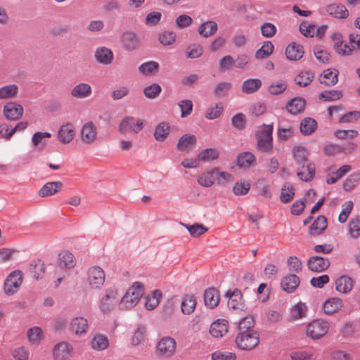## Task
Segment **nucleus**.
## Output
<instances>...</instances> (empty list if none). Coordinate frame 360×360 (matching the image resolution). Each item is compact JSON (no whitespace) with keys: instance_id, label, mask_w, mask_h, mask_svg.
Returning a JSON list of instances; mask_svg holds the SVG:
<instances>
[{"instance_id":"obj_2","label":"nucleus","mask_w":360,"mask_h":360,"mask_svg":"<svg viewBox=\"0 0 360 360\" xmlns=\"http://www.w3.org/2000/svg\"><path fill=\"white\" fill-rule=\"evenodd\" d=\"M259 342V334L257 330L238 332L236 338L237 347L243 350H251Z\"/></svg>"},{"instance_id":"obj_4","label":"nucleus","mask_w":360,"mask_h":360,"mask_svg":"<svg viewBox=\"0 0 360 360\" xmlns=\"http://www.w3.org/2000/svg\"><path fill=\"white\" fill-rule=\"evenodd\" d=\"M329 323L323 319H315L307 326V335L313 340L323 338L328 331Z\"/></svg>"},{"instance_id":"obj_64","label":"nucleus","mask_w":360,"mask_h":360,"mask_svg":"<svg viewBox=\"0 0 360 360\" xmlns=\"http://www.w3.org/2000/svg\"><path fill=\"white\" fill-rule=\"evenodd\" d=\"M176 39V34L172 31H165L159 35V41L164 46L173 44Z\"/></svg>"},{"instance_id":"obj_28","label":"nucleus","mask_w":360,"mask_h":360,"mask_svg":"<svg viewBox=\"0 0 360 360\" xmlns=\"http://www.w3.org/2000/svg\"><path fill=\"white\" fill-rule=\"evenodd\" d=\"M88 328L87 320L83 317H76L72 319L70 324V330L76 335H82Z\"/></svg>"},{"instance_id":"obj_47","label":"nucleus","mask_w":360,"mask_h":360,"mask_svg":"<svg viewBox=\"0 0 360 360\" xmlns=\"http://www.w3.org/2000/svg\"><path fill=\"white\" fill-rule=\"evenodd\" d=\"M360 181V172H354L344 181L342 188L345 191H352Z\"/></svg>"},{"instance_id":"obj_45","label":"nucleus","mask_w":360,"mask_h":360,"mask_svg":"<svg viewBox=\"0 0 360 360\" xmlns=\"http://www.w3.org/2000/svg\"><path fill=\"white\" fill-rule=\"evenodd\" d=\"M18 92L15 84H8L0 88V99H8L15 97Z\"/></svg>"},{"instance_id":"obj_42","label":"nucleus","mask_w":360,"mask_h":360,"mask_svg":"<svg viewBox=\"0 0 360 360\" xmlns=\"http://www.w3.org/2000/svg\"><path fill=\"white\" fill-rule=\"evenodd\" d=\"M30 271L33 278L36 279L41 278L45 271L43 262L41 259L33 260L30 264Z\"/></svg>"},{"instance_id":"obj_62","label":"nucleus","mask_w":360,"mask_h":360,"mask_svg":"<svg viewBox=\"0 0 360 360\" xmlns=\"http://www.w3.org/2000/svg\"><path fill=\"white\" fill-rule=\"evenodd\" d=\"M27 336L30 342H38L42 338V330L39 327H32L27 330Z\"/></svg>"},{"instance_id":"obj_58","label":"nucleus","mask_w":360,"mask_h":360,"mask_svg":"<svg viewBox=\"0 0 360 360\" xmlns=\"http://www.w3.org/2000/svg\"><path fill=\"white\" fill-rule=\"evenodd\" d=\"M231 124L234 128L238 130H243L245 129L246 124L245 115L241 112L236 114L231 118Z\"/></svg>"},{"instance_id":"obj_38","label":"nucleus","mask_w":360,"mask_h":360,"mask_svg":"<svg viewBox=\"0 0 360 360\" xmlns=\"http://www.w3.org/2000/svg\"><path fill=\"white\" fill-rule=\"evenodd\" d=\"M196 137L193 134H184L181 136L176 145V149L184 151L189 146H194L196 144Z\"/></svg>"},{"instance_id":"obj_40","label":"nucleus","mask_w":360,"mask_h":360,"mask_svg":"<svg viewBox=\"0 0 360 360\" xmlns=\"http://www.w3.org/2000/svg\"><path fill=\"white\" fill-rule=\"evenodd\" d=\"M342 301L338 298H331L326 301L323 306L325 314H332L342 307Z\"/></svg>"},{"instance_id":"obj_12","label":"nucleus","mask_w":360,"mask_h":360,"mask_svg":"<svg viewBox=\"0 0 360 360\" xmlns=\"http://www.w3.org/2000/svg\"><path fill=\"white\" fill-rule=\"evenodd\" d=\"M225 296L229 297L228 307L232 309H242L243 307V300L241 291L236 288L233 291L229 290Z\"/></svg>"},{"instance_id":"obj_10","label":"nucleus","mask_w":360,"mask_h":360,"mask_svg":"<svg viewBox=\"0 0 360 360\" xmlns=\"http://www.w3.org/2000/svg\"><path fill=\"white\" fill-rule=\"evenodd\" d=\"M330 261L328 258L320 256L311 257L307 261V266L309 270L314 272H323L330 266Z\"/></svg>"},{"instance_id":"obj_46","label":"nucleus","mask_w":360,"mask_h":360,"mask_svg":"<svg viewBox=\"0 0 360 360\" xmlns=\"http://www.w3.org/2000/svg\"><path fill=\"white\" fill-rule=\"evenodd\" d=\"M314 74L311 71L301 72L295 79V84L300 86L305 87L313 80Z\"/></svg>"},{"instance_id":"obj_49","label":"nucleus","mask_w":360,"mask_h":360,"mask_svg":"<svg viewBox=\"0 0 360 360\" xmlns=\"http://www.w3.org/2000/svg\"><path fill=\"white\" fill-rule=\"evenodd\" d=\"M274 49V46L271 41H265L262 46L256 51L255 58L257 59L265 58L273 53Z\"/></svg>"},{"instance_id":"obj_6","label":"nucleus","mask_w":360,"mask_h":360,"mask_svg":"<svg viewBox=\"0 0 360 360\" xmlns=\"http://www.w3.org/2000/svg\"><path fill=\"white\" fill-rule=\"evenodd\" d=\"M22 282V274L20 270H15L12 271L6 278L4 290L6 295H13L20 288Z\"/></svg>"},{"instance_id":"obj_11","label":"nucleus","mask_w":360,"mask_h":360,"mask_svg":"<svg viewBox=\"0 0 360 360\" xmlns=\"http://www.w3.org/2000/svg\"><path fill=\"white\" fill-rule=\"evenodd\" d=\"M3 112L7 120H17L22 117L23 108L17 103L9 102L4 106Z\"/></svg>"},{"instance_id":"obj_1","label":"nucleus","mask_w":360,"mask_h":360,"mask_svg":"<svg viewBox=\"0 0 360 360\" xmlns=\"http://www.w3.org/2000/svg\"><path fill=\"white\" fill-rule=\"evenodd\" d=\"M143 285L140 282H135L125 293L119 303L121 310H129L137 304L142 297Z\"/></svg>"},{"instance_id":"obj_31","label":"nucleus","mask_w":360,"mask_h":360,"mask_svg":"<svg viewBox=\"0 0 360 360\" xmlns=\"http://www.w3.org/2000/svg\"><path fill=\"white\" fill-rule=\"evenodd\" d=\"M217 171V167H214L212 169L207 171L200 176H198L197 181L198 183L203 187H211L215 180V173Z\"/></svg>"},{"instance_id":"obj_50","label":"nucleus","mask_w":360,"mask_h":360,"mask_svg":"<svg viewBox=\"0 0 360 360\" xmlns=\"http://www.w3.org/2000/svg\"><path fill=\"white\" fill-rule=\"evenodd\" d=\"M348 231L350 236L354 239L360 236V217H356L350 220Z\"/></svg>"},{"instance_id":"obj_48","label":"nucleus","mask_w":360,"mask_h":360,"mask_svg":"<svg viewBox=\"0 0 360 360\" xmlns=\"http://www.w3.org/2000/svg\"><path fill=\"white\" fill-rule=\"evenodd\" d=\"M231 88V84L228 82L218 83L213 89V94L218 98L225 97L228 95Z\"/></svg>"},{"instance_id":"obj_34","label":"nucleus","mask_w":360,"mask_h":360,"mask_svg":"<svg viewBox=\"0 0 360 360\" xmlns=\"http://www.w3.org/2000/svg\"><path fill=\"white\" fill-rule=\"evenodd\" d=\"M335 285L338 292L347 293L352 289L353 281L347 276H342L336 280Z\"/></svg>"},{"instance_id":"obj_54","label":"nucleus","mask_w":360,"mask_h":360,"mask_svg":"<svg viewBox=\"0 0 360 360\" xmlns=\"http://www.w3.org/2000/svg\"><path fill=\"white\" fill-rule=\"evenodd\" d=\"M215 180L218 185L226 186L233 181L232 174L227 172H221L219 168L215 173Z\"/></svg>"},{"instance_id":"obj_59","label":"nucleus","mask_w":360,"mask_h":360,"mask_svg":"<svg viewBox=\"0 0 360 360\" xmlns=\"http://www.w3.org/2000/svg\"><path fill=\"white\" fill-rule=\"evenodd\" d=\"M334 135L339 139H353L359 135V132L354 129H338L334 132Z\"/></svg>"},{"instance_id":"obj_7","label":"nucleus","mask_w":360,"mask_h":360,"mask_svg":"<svg viewBox=\"0 0 360 360\" xmlns=\"http://www.w3.org/2000/svg\"><path fill=\"white\" fill-rule=\"evenodd\" d=\"M105 273L98 266H93L88 271V282L92 288H100L105 282Z\"/></svg>"},{"instance_id":"obj_55","label":"nucleus","mask_w":360,"mask_h":360,"mask_svg":"<svg viewBox=\"0 0 360 360\" xmlns=\"http://www.w3.org/2000/svg\"><path fill=\"white\" fill-rule=\"evenodd\" d=\"M255 320L252 316H248L243 318L238 325V332H247L249 330H255L253 328Z\"/></svg>"},{"instance_id":"obj_16","label":"nucleus","mask_w":360,"mask_h":360,"mask_svg":"<svg viewBox=\"0 0 360 360\" xmlns=\"http://www.w3.org/2000/svg\"><path fill=\"white\" fill-rule=\"evenodd\" d=\"M327 219L323 215L319 216L309 228V234L312 236L321 235L327 228Z\"/></svg>"},{"instance_id":"obj_53","label":"nucleus","mask_w":360,"mask_h":360,"mask_svg":"<svg viewBox=\"0 0 360 360\" xmlns=\"http://www.w3.org/2000/svg\"><path fill=\"white\" fill-rule=\"evenodd\" d=\"M108 338L101 335L94 336L91 341L92 348L97 350H103L108 347Z\"/></svg>"},{"instance_id":"obj_26","label":"nucleus","mask_w":360,"mask_h":360,"mask_svg":"<svg viewBox=\"0 0 360 360\" xmlns=\"http://www.w3.org/2000/svg\"><path fill=\"white\" fill-rule=\"evenodd\" d=\"M338 74L339 72L337 70H332L331 69H327L324 70L319 78L321 84L326 86H334L338 82Z\"/></svg>"},{"instance_id":"obj_22","label":"nucleus","mask_w":360,"mask_h":360,"mask_svg":"<svg viewBox=\"0 0 360 360\" xmlns=\"http://www.w3.org/2000/svg\"><path fill=\"white\" fill-rule=\"evenodd\" d=\"M300 283V278L295 274H290L281 280L282 289L287 292H292L298 287Z\"/></svg>"},{"instance_id":"obj_8","label":"nucleus","mask_w":360,"mask_h":360,"mask_svg":"<svg viewBox=\"0 0 360 360\" xmlns=\"http://www.w3.org/2000/svg\"><path fill=\"white\" fill-rule=\"evenodd\" d=\"M143 127V122L141 120L136 122L133 117H126L122 120L119 126V131L121 133L134 132L137 134Z\"/></svg>"},{"instance_id":"obj_27","label":"nucleus","mask_w":360,"mask_h":360,"mask_svg":"<svg viewBox=\"0 0 360 360\" xmlns=\"http://www.w3.org/2000/svg\"><path fill=\"white\" fill-rule=\"evenodd\" d=\"M70 353L71 348L67 342L58 343L53 349V355L56 360H66Z\"/></svg>"},{"instance_id":"obj_5","label":"nucleus","mask_w":360,"mask_h":360,"mask_svg":"<svg viewBox=\"0 0 360 360\" xmlns=\"http://www.w3.org/2000/svg\"><path fill=\"white\" fill-rule=\"evenodd\" d=\"M119 301L118 292L115 286L105 290V295L101 299L100 309L104 314L109 313Z\"/></svg>"},{"instance_id":"obj_39","label":"nucleus","mask_w":360,"mask_h":360,"mask_svg":"<svg viewBox=\"0 0 360 360\" xmlns=\"http://www.w3.org/2000/svg\"><path fill=\"white\" fill-rule=\"evenodd\" d=\"M170 131V126L167 122H162L155 127L154 137L158 141L162 142Z\"/></svg>"},{"instance_id":"obj_60","label":"nucleus","mask_w":360,"mask_h":360,"mask_svg":"<svg viewBox=\"0 0 360 360\" xmlns=\"http://www.w3.org/2000/svg\"><path fill=\"white\" fill-rule=\"evenodd\" d=\"M181 109V117H186L191 114L193 111V102L191 100L185 99L178 103Z\"/></svg>"},{"instance_id":"obj_41","label":"nucleus","mask_w":360,"mask_h":360,"mask_svg":"<svg viewBox=\"0 0 360 360\" xmlns=\"http://www.w3.org/2000/svg\"><path fill=\"white\" fill-rule=\"evenodd\" d=\"M342 96L343 93L342 91L331 89L321 92L319 96V98L324 101L330 102L340 99Z\"/></svg>"},{"instance_id":"obj_37","label":"nucleus","mask_w":360,"mask_h":360,"mask_svg":"<svg viewBox=\"0 0 360 360\" xmlns=\"http://www.w3.org/2000/svg\"><path fill=\"white\" fill-rule=\"evenodd\" d=\"M217 24L212 20L207 21L201 24L198 28V32L203 37H209L217 31Z\"/></svg>"},{"instance_id":"obj_56","label":"nucleus","mask_w":360,"mask_h":360,"mask_svg":"<svg viewBox=\"0 0 360 360\" xmlns=\"http://www.w3.org/2000/svg\"><path fill=\"white\" fill-rule=\"evenodd\" d=\"M162 91L161 86L156 83H153L146 86L143 89V94L148 98L153 99L158 97Z\"/></svg>"},{"instance_id":"obj_20","label":"nucleus","mask_w":360,"mask_h":360,"mask_svg":"<svg viewBox=\"0 0 360 360\" xmlns=\"http://www.w3.org/2000/svg\"><path fill=\"white\" fill-rule=\"evenodd\" d=\"M306 105L304 98L302 97H295L290 100L286 104V110L292 115H297L302 112Z\"/></svg>"},{"instance_id":"obj_63","label":"nucleus","mask_w":360,"mask_h":360,"mask_svg":"<svg viewBox=\"0 0 360 360\" xmlns=\"http://www.w3.org/2000/svg\"><path fill=\"white\" fill-rule=\"evenodd\" d=\"M316 26L314 24L302 22L300 25V32L307 37H313L315 35V30Z\"/></svg>"},{"instance_id":"obj_18","label":"nucleus","mask_w":360,"mask_h":360,"mask_svg":"<svg viewBox=\"0 0 360 360\" xmlns=\"http://www.w3.org/2000/svg\"><path fill=\"white\" fill-rule=\"evenodd\" d=\"M95 58L99 63L109 65L113 60V53L108 48L98 47L95 51Z\"/></svg>"},{"instance_id":"obj_30","label":"nucleus","mask_w":360,"mask_h":360,"mask_svg":"<svg viewBox=\"0 0 360 360\" xmlns=\"http://www.w3.org/2000/svg\"><path fill=\"white\" fill-rule=\"evenodd\" d=\"M326 11L330 15L337 18H347L349 15V11L342 4H330L326 8Z\"/></svg>"},{"instance_id":"obj_61","label":"nucleus","mask_w":360,"mask_h":360,"mask_svg":"<svg viewBox=\"0 0 360 360\" xmlns=\"http://www.w3.org/2000/svg\"><path fill=\"white\" fill-rule=\"evenodd\" d=\"M307 313V306L304 303L301 302L296 304L292 309V316L295 319H299L304 317Z\"/></svg>"},{"instance_id":"obj_35","label":"nucleus","mask_w":360,"mask_h":360,"mask_svg":"<svg viewBox=\"0 0 360 360\" xmlns=\"http://www.w3.org/2000/svg\"><path fill=\"white\" fill-rule=\"evenodd\" d=\"M316 129L317 122L311 117H306L300 123V132L304 136L311 135Z\"/></svg>"},{"instance_id":"obj_3","label":"nucleus","mask_w":360,"mask_h":360,"mask_svg":"<svg viewBox=\"0 0 360 360\" xmlns=\"http://www.w3.org/2000/svg\"><path fill=\"white\" fill-rule=\"evenodd\" d=\"M264 129L256 134L257 149L262 153H268L273 148V124H264Z\"/></svg>"},{"instance_id":"obj_43","label":"nucleus","mask_w":360,"mask_h":360,"mask_svg":"<svg viewBox=\"0 0 360 360\" xmlns=\"http://www.w3.org/2000/svg\"><path fill=\"white\" fill-rule=\"evenodd\" d=\"M295 195V188L290 183H285L281 188V201L288 203L291 201Z\"/></svg>"},{"instance_id":"obj_17","label":"nucleus","mask_w":360,"mask_h":360,"mask_svg":"<svg viewBox=\"0 0 360 360\" xmlns=\"http://www.w3.org/2000/svg\"><path fill=\"white\" fill-rule=\"evenodd\" d=\"M92 93L91 86L87 83H79L75 86L71 90V96L78 99H83L91 96Z\"/></svg>"},{"instance_id":"obj_33","label":"nucleus","mask_w":360,"mask_h":360,"mask_svg":"<svg viewBox=\"0 0 360 360\" xmlns=\"http://www.w3.org/2000/svg\"><path fill=\"white\" fill-rule=\"evenodd\" d=\"M255 156L250 152H243L237 156V165L242 168H248L255 165Z\"/></svg>"},{"instance_id":"obj_36","label":"nucleus","mask_w":360,"mask_h":360,"mask_svg":"<svg viewBox=\"0 0 360 360\" xmlns=\"http://www.w3.org/2000/svg\"><path fill=\"white\" fill-rule=\"evenodd\" d=\"M262 86V81L259 79H248L243 82L242 91L247 94L257 91Z\"/></svg>"},{"instance_id":"obj_13","label":"nucleus","mask_w":360,"mask_h":360,"mask_svg":"<svg viewBox=\"0 0 360 360\" xmlns=\"http://www.w3.org/2000/svg\"><path fill=\"white\" fill-rule=\"evenodd\" d=\"M121 41L123 48L129 51L136 49L139 46V39L133 32H125L122 34Z\"/></svg>"},{"instance_id":"obj_29","label":"nucleus","mask_w":360,"mask_h":360,"mask_svg":"<svg viewBox=\"0 0 360 360\" xmlns=\"http://www.w3.org/2000/svg\"><path fill=\"white\" fill-rule=\"evenodd\" d=\"M75 256L69 251H62L58 255V265L61 269H72L75 265Z\"/></svg>"},{"instance_id":"obj_14","label":"nucleus","mask_w":360,"mask_h":360,"mask_svg":"<svg viewBox=\"0 0 360 360\" xmlns=\"http://www.w3.org/2000/svg\"><path fill=\"white\" fill-rule=\"evenodd\" d=\"M228 328L229 323L226 320L218 319L211 324L210 333L214 338H221L228 332Z\"/></svg>"},{"instance_id":"obj_51","label":"nucleus","mask_w":360,"mask_h":360,"mask_svg":"<svg viewBox=\"0 0 360 360\" xmlns=\"http://www.w3.org/2000/svg\"><path fill=\"white\" fill-rule=\"evenodd\" d=\"M219 158V152L215 148H205L198 155V159L202 161L217 160Z\"/></svg>"},{"instance_id":"obj_19","label":"nucleus","mask_w":360,"mask_h":360,"mask_svg":"<svg viewBox=\"0 0 360 360\" xmlns=\"http://www.w3.org/2000/svg\"><path fill=\"white\" fill-rule=\"evenodd\" d=\"M204 302L206 307L210 309L216 307L219 302L218 290L214 288H210L204 292Z\"/></svg>"},{"instance_id":"obj_9","label":"nucleus","mask_w":360,"mask_h":360,"mask_svg":"<svg viewBox=\"0 0 360 360\" xmlns=\"http://www.w3.org/2000/svg\"><path fill=\"white\" fill-rule=\"evenodd\" d=\"M176 343L174 338L166 336L162 338L157 345V352L159 354L169 356L176 349Z\"/></svg>"},{"instance_id":"obj_57","label":"nucleus","mask_w":360,"mask_h":360,"mask_svg":"<svg viewBox=\"0 0 360 360\" xmlns=\"http://www.w3.org/2000/svg\"><path fill=\"white\" fill-rule=\"evenodd\" d=\"M11 354L15 360H28L30 352L28 348L21 346L13 349Z\"/></svg>"},{"instance_id":"obj_21","label":"nucleus","mask_w":360,"mask_h":360,"mask_svg":"<svg viewBox=\"0 0 360 360\" xmlns=\"http://www.w3.org/2000/svg\"><path fill=\"white\" fill-rule=\"evenodd\" d=\"M74 129L75 127L71 123H66L62 125L58 134L59 141L63 143H70L73 139L75 135Z\"/></svg>"},{"instance_id":"obj_25","label":"nucleus","mask_w":360,"mask_h":360,"mask_svg":"<svg viewBox=\"0 0 360 360\" xmlns=\"http://www.w3.org/2000/svg\"><path fill=\"white\" fill-rule=\"evenodd\" d=\"M81 133L83 142L90 143L96 139V127L92 122H89L83 126Z\"/></svg>"},{"instance_id":"obj_15","label":"nucleus","mask_w":360,"mask_h":360,"mask_svg":"<svg viewBox=\"0 0 360 360\" xmlns=\"http://www.w3.org/2000/svg\"><path fill=\"white\" fill-rule=\"evenodd\" d=\"M297 175L302 181L306 182L311 181L315 176L314 164L312 162L298 165Z\"/></svg>"},{"instance_id":"obj_52","label":"nucleus","mask_w":360,"mask_h":360,"mask_svg":"<svg viewBox=\"0 0 360 360\" xmlns=\"http://www.w3.org/2000/svg\"><path fill=\"white\" fill-rule=\"evenodd\" d=\"M159 64L155 61H148L142 63L139 67V71L145 75L153 74L158 71Z\"/></svg>"},{"instance_id":"obj_44","label":"nucleus","mask_w":360,"mask_h":360,"mask_svg":"<svg viewBox=\"0 0 360 360\" xmlns=\"http://www.w3.org/2000/svg\"><path fill=\"white\" fill-rule=\"evenodd\" d=\"M196 302L192 295H186L181 302V311L184 314H191L195 309Z\"/></svg>"},{"instance_id":"obj_24","label":"nucleus","mask_w":360,"mask_h":360,"mask_svg":"<svg viewBox=\"0 0 360 360\" xmlns=\"http://www.w3.org/2000/svg\"><path fill=\"white\" fill-rule=\"evenodd\" d=\"M303 46L293 42L289 44L285 49L286 58L290 60H298L303 56Z\"/></svg>"},{"instance_id":"obj_23","label":"nucleus","mask_w":360,"mask_h":360,"mask_svg":"<svg viewBox=\"0 0 360 360\" xmlns=\"http://www.w3.org/2000/svg\"><path fill=\"white\" fill-rule=\"evenodd\" d=\"M63 187L60 181H51L45 184L39 191V195L42 198L49 197L58 193Z\"/></svg>"},{"instance_id":"obj_32","label":"nucleus","mask_w":360,"mask_h":360,"mask_svg":"<svg viewBox=\"0 0 360 360\" xmlns=\"http://www.w3.org/2000/svg\"><path fill=\"white\" fill-rule=\"evenodd\" d=\"M293 158L298 165L312 163L308 159L309 153L305 147L304 146H297L293 148Z\"/></svg>"}]
</instances>
